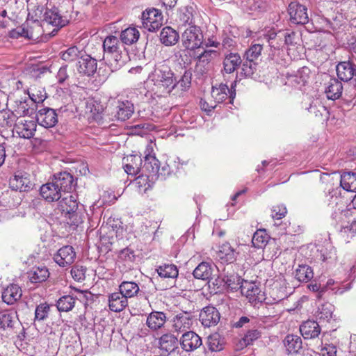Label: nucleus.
Here are the masks:
<instances>
[{
	"mask_svg": "<svg viewBox=\"0 0 356 356\" xmlns=\"http://www.w3.org/2000/svg\"><path fill=\"white\" fill-rule=\"evenodd\" d=\"M103 49L104 58L112 72L120 70L129 60L128 51L116 36H107Z\"/></svg>",
	"mask_w": 356,
	"mask_h": 356,
	"instance_id": "obj_1",
	"label": "nucleus"
},
{
	"mask_svg": "<svg viewBox=\"0 0 356 356\" xmlns=\"http://www.w3.org/2000/svg\"><path fill=\"white\" fill-rule=\"evenodd\" d=\"M149 79L155 87L162 92L170 93L175 88L176 79L174 73L165 63L156 65L154 71L149 75Z\"/></svg>",
	"mask_w": 356,
	"mask_h": 356,
	"instance_id": "obj_2",
	"label": "nucleus"
},
{
	"mask_svg": "<svg viewBox=\"0 0 356 356\" xmlns=\"http://www.w3.org/2000/svg\"><path fill=\"white\" fill-rule=\"evenodd\" d=\"M203 41V35L199 26L193 25L188 26L182 33L181 42L183 46L188 49L200 47Z\"/></svg>",
	"mask_w": 356,
	"mask_h": 356,
	"instance_id": "obj_3",
	"label": "nucleus"
},
{
	"mask_svg": "<svg viewBox=\"0 0 356 356\" xmlns=\"http://www.w3.org/2000/svg\"><path fill=\"white\" fill-rule=\"evenodd\" d=\"M143 26L149 31H155L163 24V16L161 13L155 8L146 10L142 13Z\"/></svg>",
	"mask_w": 356,
	"mask_h": 356,
	"instance_id": "obj_4",
	"label": "nucleus"
},
{
	"mask_svg": "<svg viewBox=\"0 0 356 356\" xmlns=\"http://www.w3.org/2000/svg\"><path fill=\"white\" fill-rule=\"evenodd\" d=\"M60 209L63 212L70 215V218L72 220V223L78 225L81 222L80 216L78 215L76 210L78 209V203L76 197L72 195H68L62 198L58 203Z\"/></svg>",
	"mask_w": 356,
	"mask_h": 356,
	"instance_id": "obj_5",
	"label": "nucleus"
},
{
	"mask_svg": "<svg viewBox=\"0 0 356 356\" xmlns=\"http://www.w3.org/2000/svg\"><path fill=\"white\" fill-rule=\"evenodd\" d=\"M290 22L294 24H305L309 22L307 8L298 1L291 2L288 7Z\"/></svg>",
	"mask_w": 356,
	"mask_h": 356,
	"instance_id": "obj_6",
	"label": "nucleus"
},
{
	"mask_svg": "<svg viewBox=\"0 0 356 356\" xmlns=\"http://www.w3.org/2000/svg\"><path fill=\"white\" fill-rule=\"evenodd\" d=\"M241 292L249 302L256 305L265 300L264 293L255 282L245 281L241 286Z\"/></svg>",
	"mask_w": 356,
	"mask_h": 356,
	"instance_id": "obj_7",
	"label": "nucleus"
},
{
	"mask_svg": "<svg viewBox=\"0 0 356 356\" xmlns=\"http://www.w3.org/2000/svg\"><path fill=\"white\" fill-rule=\"evenodd\" d=\"M36 121L38 124L44 128H51L57 124L58 115L54 109L43 108L37 112Z\"/></svg>",
	"mask_w": 356,
	"mask_h": 356,
	"instance_id": "obj_8",
	"label": "nucleus"
},
{
	"mask_svg": "<svg viewBox=\"0 0 356 356\" xmlns=\"http://www.w3.org/2000/svg\"><path fill=\"white\" fill-rule=\"evenodd\" d=\"M220 318L218 309L212 306L204 307L200 313L199 319L202 325L210 327L216 325Z\"/></svg>",
	"mask_w": 356,
	"mask_h": 356,
	"instance_id": "obj_9",
	"label": "nucleus"
},
{
	"mask_svg": "<svg viewBox=\"0 0 356 356\" xmlns=\"http://www.w3.org/2000/svg\"><path fill=\"white\" fill-rule=\"evenodd\" d=\"M338 78L347 82L352 79L356 82V65L350 61L340 62L336 67Z\"/></svg>",
	"mask_w": 356,
	"mask_h": 356,
	"instance_id": "obj_10",
	"label": "nucleus"
},
{
	"mask_svg": "<svg viewBox=\"0 0 356 356\" xmlns=\"http://www.w3.org/2000/svg\"><path fill=\"white\" fill-rule=\"evenodd\" d=\"M40 192L41 196L49 202L58 201L63 196L58 184H56L53 179L43 184L40 187Z\"/></svg>",
	"mask_w": 356,
	"mask_h": 356,
	"instance_id": "obj_11",
	"label": "nucleus"
},
{
	"mask_svg": "<svg viewBox=\"0 0 356 356\" xmlns=\"http://www.w3.org/2000/svg\"><path fill=\"white\" fill-rule=\"evenodd\" d=\"M76 253L70 245H65L60 248L54 254V259L60 266L65 267L72 264L75 259Z\"/></svg>",
	"mask_w": 356,
	"mask_h": 356,
	"instance_id": "obj_12",
	"label": "nucleus"
},
{
	"mask_svg": "<svg viewBox=\"0 0 356 356\" xmlns=\"http://www.w3.org/2000/svg\"><path fill=\"white\" fill-rule=\"evenodd\" d=\"M193 323V316L188 312H181L175 316L172 327L177 332H186L191 329Z\"/></svg>",
	"mask_w": 356,
	"mask_h": 356,
	"instance_id": "obj_13",
	"label": "nucleus"
},
{
	"mask_svg": "<svg viewBox=\"0 0 356 356\" xmlns=\"http://www.w3.org/2000/svg\"><path fill=\"white\" fill-rule=\"evenodd\" d=\"M181 348L186 351H193L199 348L202 342L199 335L193 331H188L183 334L181 341Z\"/></svg>",
	"mask_w": 356,
	"mask_h": 356,
	"instance_id": "obj_14",
	"label": "nucleus"
},
{
	"mask_svg": "<svg viewBox=\"0 0 356 356\" xmlns=\"http://www.w3.org/2000/svg\"><path fill=\"white\" fill-rule=\"evenodd\" d=\"M236 84V81L232 83L230 89L226 84L223 83H220L218 87L213 86L211 95L215 99V102L222 103L227 99L228 94L229 95V97L233 99L236 95L235 90H233Z\"/></svg>",
	"mask_w": 356,
	"mask_h": 356,
	"instance_id": "obj_15",
	"label": "nucleus"
},
{
	"mask_svg": "<svg viewBox=\"0 0 356 356\" xmlns=\"http://www.w3.org/2000/svg\"><path fill=\"white\" fill-rule=\"evenodd\" d=\"M37 124L33 120H20L15 126L16 133L24 138H32L36 131Z\"/></svg>",
	"mask_w": 356,
	"mask_h": 356,
	"instance_id": "obj_16",
	"label": "nucleus"
},
{
	"mask_svg": "<svg viewBox=\"0 0 356 356\" xmlns=\"http://www.w3.org/2000/svg\"><path fill=\"white\" fill-rule=\"evenodd\" d=\"M77 65V70L80 74L91 76L96 72L97 63L96 59L86 55L80 58Z\"/></svg>",
	"mask_w": 356,
	"mask_h": 356,
	"instance_id": "obj_17",
	"label": "nucleus"
},
{
	"mask_svg": "<svg viewBox=\"0 0 356 356\" xmlns=\"http://www.w3.org/2000/svg\"><path fill=\"white\" fill-rule=\"evenodd\" d=\"M167 320L166 314L162 312L153 311L147 317L146 325L152 331L163 327Z\"/></svg>",
	"mask_w": 356,
	"mask_h": 356,
	"instance_id": "obj_18",
	"label": "nucleus"
},
{
	"mask_svg": "<svg viewBox=\"0 0 356 356\" xmlns=\"http://www.w3.org/2000/svg\"><path fill=\"white\" fill-rule=\"evenodd\" d=\"M52 179L56 184H58V187L62 193L68 192L72 188L74 179L72 175L67 172L56 174Z\"/></svg>",
	"mask_w": 356,
	"mask_h": 356,
	"instance_id": "obj_19",
	"label": "nucleus"
},
{
	"mask_svg": "<svg viewBox=\"0 0 356 356\" xmlns=\"http://www.w3.org/2000/svg\"><path fill=\"white\" fill-rule=\"evenodd\" d=\"M134 112V104L129 101L119 102L116 106L115 118L120 121L129 119Z\"/></svg>",
	"mask_w": 356,
	"mask_h": 356,
	"instance_id": "obj_20",
	"label": "nucleus"
},
{
	"mask_svg": "<svg viewBox=\"0 0 356 356\" xmlns=\"http://www.w3.org/2000/svg\"><path fill=\"white\" fill-rule=\"evenodd\" d=\"M214 266L211 262L202 261L193 270L195 278L209 282L211 278Z\"/></svg>",
	"mask_w": 356,
	"mask_h": 356,
	"instance_id": "obj_21",
	"label": "nucleus"
},
{
	"mask_svg": "<svg viewBox=\"0 0 356 356\" xmlns=\"http://www.w3.org/2000/svg\"><path fill=\"white\" fill-rule=\"evenodd\" d=\"M301 334L305 339L317 337L321 333V327L314 321H307L300 327Z\"/></svg>",
	"mask_w": 356,
	"mask_h": 356,
	"instance_id": "obj_22",
	"label": "nucleus"
},
{
	"mask_svg": "<svg viewBox=\"0 0 356 356\" xmlns=\"http://www.w3.org/2000/svg\"><path fill=\"white\" fill-rule=\"evenodd\" d=\"M127 305V299L120 292H115L110 295L108 306L111 311L120 312L122 311Z\"/></svg>",
	"mask_w": 356,
	"mask_h": 356,
	"instance_id": "obj_23",
	"label": "nucleus"
},
{
	"mask_svg": "<svg viewBox=\"0 0 356 356\" xmlns=\"http://www.w3.org/2000/svg\"><path fill=\"white\" fill-rule=\"evenodd\" d=\"M22 292L17 284H10L3 291L2 299L8 305H13L22 297Z\"/></svg>",
	"mask_w": 356,
	"mask_h": 356,
	"instance_id": "obj_24",
	"label": "nucleus"
},
{
	"mask_svg": "<svg viewBox=\"0 0 356 356\" xmlns=\"http://www.w3.org/2000/svg\"><path fill=\"white\" fill-rule=\"evenodd\" d=\"M284 344L289 355L298 354L302 347L301 338L293 334H288L284 340Z\"/></svg>",
	"mask_w": 356,
	"mask_h": 356,
	"instance_id": "obj_25",
	"label": "nucleus"
},
{
	"mask_svg": "<svg viewBox=\"0 0 356 356\" xmlns=\"http://www.w3.org/2000/svg\"><path fill=\"white\" fill-rule=\"evenodd\" d=\"M10 187L13 191H29L33 188L31 181L26 177L15 175L10 179Z\"/></svg>",
	"mask_w": 356,
	"mask_h": 356,
	"instance_id": "obj_26",
	"label": "nucleus"
},
{
	"mask_svg": "<svg viewBox=\"0 0 356 356\" xmlns=\"http://www.w3.org/2000/svg\"><path fill=\"white\" fill-rule=\"evenodd\" d=\"M44 21L58 28L63 27L68 23V20L56 10H47L44 13Z\"/></svg>",
	"mask_w": 356,
	"mask_h": 356,
	"instance_id": "obj_27",
	"label": "nucleus"
},
{
	"mask_svg": "<svg viewBox=\"0 0 356 356\" xmlns=\"http://www.w3.org/2000/svg\"><path fill=\"white\" fill-rule=\"evenodd\" d=\"M343 90V85L338 79L333 78L330 79L327 83V86L325 90L327 97L330 99H339Z\"/></svg>",
	"mask_w": 356,
	"mask_h": 356,
	"instance_id": "obj_28",
	"label": "nucleus"
},
{
	"mask_svg": "<svg viewBox=\"0 0 356 356\" xmlns=\"http://www.w3.org/2000/svg\"><path fill=\"white\" fill-rule=\"evenodd\" d=\"M179 38L178 33L170 26L164 27L160 33V40L165 46L175 44Z\"/></svg>",
	"mask_w": 356,
	"mask_h": 356,
	"instance_id": "obj_29",
	"label": "nucleus"
},
{
	"mask_svg": "<svg viewBox=\"0 0 356 356\" xmlns=\"http://www.w3.org/2000/svg\"><path fill=\"white\" fill-rule=\"evenodd\" d=\"M177 346V338L172 334H165L159 339V348L165 353L172 352Z\"/></svg>",
	"mask_w": 356,
	"mask_h": 356,
	"instance_id": "obj_30",
	"label": "nucleus"
},
{
	"mask_svg": "<svg viewBox=\"0 0 356 356\" xmlns=\"http://www.w3.org/2000/svg\"><path fill=\"white\" fill-rule=\"evenodd\" d=\"M127 163L124 165V170L128 175H136L139 173L143 163L140 156L130 155L127 158Z\"/></svg>",
	"mask_w": 356,
	"mask_h": 356,
	"instance_id": "obj_31",
	"label": "nucleus"
},
{
	"mask_svg": "<svg viewBox=\"0 0 356 356\" xmlns=\"http://www.w3.org/2000/svg\"><path fill=\"white\" fill-rule=\"evenodd\" d=\"M49 277V273L45 266H35L29 272V278L32 283L44 282Z\"/></svg>",
	"mask_w": 356,
	"mask_h": 356,
	"instance_id": "obj_32",
	"label": "nucleus"
},
{
	"mask_svg": "<svg viewBox=\"0 0 356 356\" xmlns=\"http://www.w3.org/2000/svg\"><path fill=\"white\" fill-rule=\"evenodd\" d=\"M194 9L192 6H184L179 9L177 14V21L179 25L185 26L188 24L192 26L193 23Z\"/></svg>",
	"mask_w": 356,
	"mask_h": 356,
	"instance_id": "obj_33",
	"label": "nucleus"
},
{
	"mask_svg": "<svg viewBox=\"0 0 356 356\" xmlns=\"http://www.w3.org/2000/svg\"><path fill=\"white\" fill-rule=\"evenodd\" d=\"M241 63V58L238 54L230 53L227 55L223 60L224 70L226 73L231 74Z\"/></svg>",
	"mask_w": 356,
	"mask_h": 356,
	"instance_id": "obj_34",
	"label": "nucleus"
},
{
	"mask_svg": "<svg viewBox=\"0 0 356 356\" xmlns=\"http://www.w3.org/2000/svg\"><path fill=\"white\" fill-rule=\"evenodd\" d=\"M218 257L220 259L228 263H233L236 259L238 253L231 247L229 243L222 244L218 251Z\"/></svg>",
	"mask_w": 356,
	"mask_h": 356,
	"instance_id": "obj_35",
	"label": "nucleus"
},
{
	"mask_svg": "<svg viewBox=\"0 0 356 356\" xmlns=\"http://www.w3.org/2000/svg\"><path fill=\"white\" fill-rule=\"evenodd\" d=\"M341 186L346 191H356V173L344 172L341 176Z\"/></svg>",
	"mask_w": 356,
	"mask_h": 356,
	"instance_id": "obj_36",
	"label": "nucleus"
},
{
	"mask_svg": "<svg viewBox=\"0 0 356 356\" xmlns=\"http://www.w3.org/2000/svg\"><path fill=\"white\" fill-rule=\"evenodd\" d=\"M140 33L134 27H129L120 33V38L122 43L132 44L136 42L139 38Z\"/></svg>",
	"mask_w": 356,
	"mask_h": 356,
	"instance_id": "obj_37",
	"label": "nucleus"
},
{
	"mask_svg": "<svg viewBox=\"0 0 356 356\" xmlns=\"http://www.w3.org/2000/svg\"><path fill=\"white\" fill-rule=\"evenodd\" d=\"M120 292L127 299L137 295L139 291L138 285L134 282H122L119 286Z\"/></svg>",
	"mask_w": 356,
	"mask_h": 356,
	"instance_id": "obj_38",
	"label": "nucleus"
},
{
	"mask_svg": "<svg viewBox=\"0 0 356 356\" xmlns=\"http://www.w3.org/2000/svg\"><path fill=\"white\" fill-rule=\"evenodd\" d=\"M159 275L164 278H176L179 272L177 267L174 264H165L156 269Z\"/></svg>",
	"mask_w": 356,
	"mask_h": 356,
	"instance_id": "obj_39",
	"label": "nucleus"
},
{
	"mask_svg": "<svg viewBox=\"0 0 356 356\" xmlns=\"http://www.w3.org/2000/svg\"><path fill=\"white\" fill-rule=\"evenodd\" d=\"M143 170L149 173L155 174L159 168V161L154 156L147 154L143 161Z\"/></svg>",
	"mask_w": 356,
	"mask_h": 356,
	"instance_id": "obj_40",
	"label": "nucleus"
},
{
	"mask_svg": "<svg viewBox=\"0 0 356 356\" xmlns=\"http://www.w3.org/2000/svg\"><path fill=\"white\" fill-rule=\"evenodd\" d=\"M313 270L308 266H299L296 269L295 277L299 282H307L313 277Z\"/></svg>",
	"mask_w": 356,
	"mask_h": 356,
	"instance_id": "obj_41",
	"label": "nucleus"
},
{
	"mask_svg": "<svg viewBox=\"0 0 356 356\" xmlns=\"http://www.w3.org/2000/svg\"><path fill=\"white\" fill-rule=\"evenodd\" d=\"M269 236L264 230H257L253 235L252 243L257 248H263L268 243Z\"/></svg>",
	"mask_w": 356,
	"mask_h": 356,
	"instance_id": "obj_42",
	"label": "nucleus"
},
{
	"mask_svg": "<svg viewBox=\"0 0 356 356\" xmlns=\"http://www.w3.org/2000/svg\"><path fill=\"white\" fill-rule=\"evenodd\" d=\"M75 300L71 296H64L57 301V308L61 312H69L74 307Z\"/></svg>",
	"mask_w": 356,
	"mask_h": 356,
	"instance_id": "obj_43",
	"label": "nucleus"
},
{
	"mask_svg": "<svg viewBox=\"0 0 356 356\" xmlns=\"http://www.w3.org/2000/svg\"><path fill=\"white\" fill-rule=\"evenodd\" d=\"M207 346L208 349L216 352L223 349V343L221 342L220 337L218 334H211L207 338Z\"/></svg>",
	"mask_w": 356,
	"mask_h": 356,
	"instance_id": "obj_44",
	"label": "nucleus"
},
{
	"mask_svg": "<svg viewBox=\"0 0 356 356\" xmlns=\"http://www.w3.org/2000/svg\"><path fill=\"white\" fill-rule=\"evenodd\" d=\"M332 314L333 306L331 304L326 303L322 305L319 308L317 316L318 319L328 322L332 318Z\"/></svg>",
	"mask_w": 356,
	"mask_h": 356,
	"instance_id": "obj_45",
	"label": "nucleus"
},
{
	"mask_svg": "<svg viewBox=\"0 0 356 356\" xmlns=\"http://www.w3.org/2000/svg\"><path fill=\"white\" fill-rule=\"evenodd\" d=\"M15 119V115L10 110L3 109L0 111V124L3 127H11Z\"/></svg>",
	"mask_w": 356,
	"mask_h": 356,
	"instance_id": "obj_46",
	"label": "nucleus"
},
{
	"mask_svg": "<svg viewBox=\"0 0 356 356\" xmlns=\"http://www.w3.org/2000/svg\"><path fill=\"white\" fill-rule=\"evenodd\" d=\"M260 337V332L256 329L250 330L245 334L244 337L240 341L241 346H247L250 345L254 340Z\"/></svg>",
	"mask_w": 356,
	"mask_h": 356,
	"instance_id": "obj_47",
	"label": "nucleus"
},
{
	"mask_svg": "<svg viewBox=\"0 0 356 356\" xmlns=\"http://www.w3.org/2000/svg\"><path fill=\"white\" fill-rule=\"evenodd\" d=\"M80 54L81 51L78 48L73 46L61 53V58L65 61L71 62L76 59Z\"/></svg>",
	"mask_w": 356,
	"mask_h": 356,
	"instance_id": "obj_48",
	"label": "nucleus"
},
{
	"mask_svg": "<svg viewBox=\"0 0 356 356\" xmlns=\"http://www.w3.org/2000/svg\"><path fill=\"white\" fill-rule=\"evenodd\" d=\"M86 268L83 266L75 265L71 270L72 278L79 282H81L86 279Z\"/></svg>",
	"mask_w": 356,
	"mask_h": 356,
	"instance_id": "obj_49",
	"label": "nucleus"
},
{
	"mask_svg": "<svg viewBox=\"0 0 356 356\" xmlns=\"http://www.w3.org/2000/svg\"><path fill=\"white\" fill-rule=\"evenodd\" d=\"M262 50V46L259 44L251 46L249 49L245 51V58L249 60H254L260 56Z\"/></svg>",
	"mask_w": 356,
	"mask_h": 356,
	"instance_id": "obj_50",
	"label": "nucleus"
},
{
	"mask_svg": "<svg viewBox=\"0 0 356 356\" xmlns=\"http://www.w3.org/2000/svg\"><path fill=\"white\" fill-rule=\"evenodd\" d=\"M49 312V306L47 304L39 305L35 309V320L39 321L44 320L47 317Z\"/></svg>",
	"mask_w": 356,
	"mask_h": 356,
	"instance_id": "obj_51",
	"label": "nucleus"
},
{
	"mask_svg": "<svg viewBox=\"0 0 356 356\" xmlns=\"http://www.w3.org/2000/svg\"><path fill=\"white\" fill-rule=\"evenodd\" d=\"M257 69V63L254 60H245L242 64V72L245 76H251Z\"/></svg>",
	"mask_w": 356,
	"mask_h": 356,
	"instance_id": "obj_52",
	"label": "nucleus"
},
{
	"mask_svg": "<svg viewBox=\"0 0 356 356\" xmlns=\"http://www.w3.org/2000/svg\"><path fill=\"white\" fill-rule=\"evenodd\" d=\"M191 84V73L185 72L179 81H176L175 88H179L181 90H186L188 89Z\"/></svg>",
	"mask_w": 356,
	"mask_h": 356,
	"instance_id": "obj_53",
	"label": "nucleus"
},
{
	"mask_svg": "<svg viewBox=\"0 0 356 356\" xmlns=\"http://www.w3.org/2000/svg\"><path fill=\"white\" fill-rule=\"evenodd\" d=\"M29 95L35 103H42L47 97L44 89L36 90V88H31V92H29Z\"/></svg>",
	"mask_w": 356,
	"mask_h": 356,
	"instance_id": "obj_54",
	"label": "nucleus"
},
{
	"mask_svg": "<svg viewBox=\"0 0 356 356\" xmlns=\"http://www.w3.org/2000/svg\"><path fill=\"white\" fill-rule=\"evenodd\" d=\"M216 56V51L214 50H204L202 53H201L198 56V63L197 64L196 67H199L200 64L202 63H209V61L213 58V56Z\"/></svg>",
	"mask_w": 356,
	"mask_h": 356,
	"instance_id": "obj_55",
	"label": "nucleus"
},
{
	"mask_svg": "<svg viewBox=\"0 0 356 356\" xmlns=\"http://www.w3.org/2000/svg\"><path fill=\"white\" fill-rule=\"evenodd\" d=\"M15 323H17L13 320L10 314H6L0 316V328L1 329L12 328L14 327Z\"/></svg>",
	"mask_w": 356,
	"mask_h": 356,
	"instance_id": "obj_56",
	"label": "nucleus"
},
{
	"mask_svg": "<svg viewBox=\"0 0 356 356\" xmlns=\"http://www.w3.org/2000/svg\"><path fill=\"white\" fill-rule=\"evenodd\" d=\"M27 31H29L27 38L33 39L34 38H38V34H40L41 31V26L38 22H32V26H29L27 23Z\"/></svg>",
	"mask_w": 356,
	"mask_h": 356,
	"instance_id": "obj_57",
	"label": "nucleus"
},
{
	"mask_svg": "<svg viewBox=\"0 0 356 356\" xmlns=\"http://www.w3.org/2000/svg\"><path fill=\"white\" fill-rule=\"evenodd\" d=\"M287 213L286 207L283 204L273 207L271 216L274 219L280 220L284 218Z\"/></svg>",
	"mask_w": 356,
	"mask_h": 356,
	"instance_id": "obj_58",
	"label": "nucleus"
},
{
	"mask_svg": "<svg viewBox=\"0 0 356 356\" xmlns=\"http://www.w3.org/2000/svg\"><path fill=\"white\" fill-rule=\"evenodd\" d=\"M309 112L314 114L316 116L323 115V111H326V108L323 106L318 100L313 102L307 108Z\"/></svg>",
	"mask_w": 356,
	"mask_h": 356,
	"instance_id": "obj_59",
	"label": "nucleus"
},
{
	"mask_svg": "<svg viewBox=\"0 0 356 356\" xmlns=\"http://www.w3.org/2000/svg\"><path fill=\"white\" fill-rule=\"evenodd\" d=\"M27 24H24L22 26L17 27L12 31L13 36L18 37L22 36L27 38L28 35Z\"/></svg>",
	"mask_w": 356,
	"mask_h": 356,
	"instance_id": "obj_60",
	"label": "nucleus"
},
{
	"mask_svg": "<svg viewBox=\"0 0 356 356\" xmlns=\"http://www.w3.org/2000/svg\"><path fill=\"white\" fill-rule=\"evenodd\" d=\"M147 181V176L140 175L136 179L135 183L138 186V187H144L145 191H146L149 186Z\"/></svg>",
	"mask_w": 356,
	"mask_h": 356,
	"instance_id": "obj_61",
	"label": "nucleus"
},
{
	"mask_svg": "<svg viewBox=\"0 0 356 356\" xmlns=\"http://www.w3.org/2000/svg\"><path fill=\"white\" fill-rule=\"evenodd\" d=\"M56 77L60 83H63L67 79V66L61 67L59 69Z\"/></svg>",
	"mask_w": 356,
	"mask_h": 356,
	"instance_id": "obj_62",
	"label": "nucleus"
},
{
	"mask_svg": "<svg viewBox=\"0 0 356 356\" xmlns=\"http://www.w3.org/2000/svg\"><path fill=\"white\" fill-rule=\"evenodd\" d=\"M120 257L126 260L133 261L135 255L133 250L129 248H125L120 252Z\"/></svg>",
	"mask_w": 356,
	"mask_h": 356,
	"instance_id": "obj_63",
	"label": "nucleus"
},
{
	"mask_svg": "<svg viewBox=\"0 0 356 356\" xmlns=\"http://www.w3.org/2000/svg\"><path fill=\"white\" fill-rule=\"evenodd\" d=\"M336 347L332 345H328L327 347L323 349V356H336Z\"/></svg>",
	"mask_w": 356,
	"mask_h": 356,
	"instance_id": "obj_64",
	"label": "nucleus"
}]
</instances>
